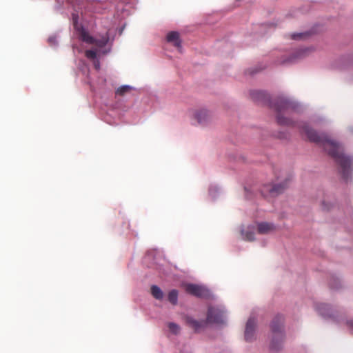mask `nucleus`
Listing matches in <instances>:
<instances>
[{"label":"nucleus","instance_id":"obj_1","mask_svg":"<svg viewBox=\"0 0 353 353\" xmlns=\"http://www.w3.org/2000/svg\"><path fill=\"white\" fill-rule=\"evenodd\" d=\"M301 132L310 141L321 145L323 149L333 157L344 170L350 167L351 159L343 154V148L339 143L325 136L318 134L307 124L303 125Z\"/></svg>","mask_w":353,"mask_h":353},{"label":"nucleus","instance_id":"obj_2","mask_svg":"<svg viewBox=\"0 0 353 353\" xmlns=\"http://www.w3.org/2000/svg\"><path fill=\"white\" fill-rule=\"evenodd\" d=\"M251 98L259 103L268 105L273 110L276 123L280 125L287 124L285 117L287 110V100L284 94L277 95L272 101L270 95L262 90H254L250 93Z\"/></svg>","mask_w":353,"mask_h":353},{"label":"nucleus","instance_id":"obj_3","mask_svg":"<svg viewBox=\"0 0 353 353\" xmlns=\"http://www.w3.org/2000/svg\"><path fill=\"white\" fill-rule=\"evenodd\" d=\"M285 317L283 314L276 315L270 325L272 332V339L270 343V348L277 351L282 347L284 339Z\"/></svg>","mask_w":353,"mask_h":353},{"label":"nucleus","instance_id":"obj_4","mask_svg":"<svg viewBox=\"0 0 353 353\" xmlns=\"http://www.w3.org/2000/svg\"><path fill=\"white\" fill-rule=\"evenodd\" d=\"M79 16L77 14H72V21L74 28L76 29L79 39L88 43L94 45L98 48H103L106 46L108 39L106 37H103L101 39H95L92 37L89 32L81 26L78 23Z\"/></svg>","mask_w":353,"mask_h":353},{"label":"nucleus","instance_id":"obj_5","mask_svg":"<svg viewBox=\"0 0 353 353\" xmlns=\"http://www.w3.org/2000/svg\"><path fill=\"white\" fill-rule=\"evenodd\" d=\"M207 321L221 324L224 323V311L215 307H210L208 310Z\"/></svg>","mask_w":353,"mask_h":353},{"label":"nucleus","instance_id":"obj_6","mask_svg":"<svg viewBox=\"0 0 353 353\" xmlns=\"http://www.w3.org/2000/svg\"><path fill=\"white\" fill-rule=\"evenodd\" d=\"M284 191V188L279 184H268L263 187L261 193L265 196H276Z\"/></svg>","mask_w":353,"mask_h":353},{"label":"nucleus","instance_id":"obj_7","mask_svg":"<svg viewBox=\"0 0 353 353\" xmlns=\"http://www.w3.org/2000/svg\"><path fill=\"white\" fill-rule=\"evenodd\" d=\"M185 291L197 297H206L209 294L207 289L195 284H188L185 286Z\"/></svg>","mask_w":353,"mask_h":353},{"label":"nucleus","instance_id":"obj_8","mask_svg":"<svg viewBox=\"0 0 353 353\" xmlns=\"http://www.w3.org/2000/svg\"><path fill=\"white\" fill-rule=\"evenodd\" d=\"M256 321L254 318H250L246 323L245 330V339L246 341H252L254 338V332Z\"/></svg>","mask_w":353,"mask_h":353},{"label":"nucleus","instance_id":"obj_9","mask_svg":"<svg viewBox=\"0 0 353 353\" xmlns=\"http://www.w3.org/2000/svg\"><path fill=\"white\" fill-rule=\"evenodd\" d=\"M316 310L323 316L327 318H334V314L330 305L326 303H318L316 305Z\"/></svg>","mask_w":353,"mask_h":353},{"label":"nucleus","instance_id":"obj_10","mask_svg":"<svg viewBox=\"0 0 353 353\" xmlns=\"http://www.w3.org/2000/svg\"><path fill=\"white\" fill-rule=\"evenodd\" d=\"M276 230V227L272 223L260 222L257 223V232L261 234H270Z\"/></svg>","mask_w":353,"mask_h":353},{"label":"nucleus","instance_id":"obj_11","mask_svg":"<svg viewBox=\"0 0 353 353\" xmlns=\"http://www.w3.org/2000/svg\"><path fill=\"white\" fill-rule=\"evenodd\" d=\"M185 320L187 325L193 329L195 332H199L206 325V321L203 320L197 321L190 316H186Z\"/></svg>","mask_w":353,"mask_h":353},{"label":"nucleus","instance_id":"obj_12","mask_svg":"<svg viewBox=\"0 0 353 353\" xmlns=\"http://www.w3.org/2000/svg\"><path fill=\"white\" fill-rule=\"evenodd\" d=\"M194 117L199 124H204L209 120L210 115L207 110H199L195 111Z\"/></svg>","mask_w":353,"mask_h":353},{"label":"nucleus","instance_id":"obj_13","mask_svg":"<svg viewBox=\"0 0 353 353\" xmlns=\"http://www.w3.org/2000/svg\"><path fill=\"white\" fill-rule=\"evenodd\" d=\"M167 41L173 43V45L177 48H181V41L179 39V34L177 32H170L167 35Z\"/></svg>","mask_w":353,"mask_h":353},{"label":"nucleus","instance_id":"obj_14","mask_svg":"<svg viewBox=\"0 0 353 353\" xmlns=\"http://www.w3.org/2000/svg\"><path fill=\"white\" fill-rule=\"evenodd\" d=\"M151 294L156 299H158V300H161L163 299V291L160 289L159 287H158L157 285H152L151 286Z\"/></svg>","mask_w":353,"mask_h":353},{"label":"nucleus","instance_id":"obj_15","mask_svg":"<svg viewBox=\"0 0 353 353\" xmlns=\"http://www.w3.org/2000/svg\"><path fill=\"white\" fill-rule=\"evenodd\" d=\"M168 301L173 305H176L178 301V292L176 290H172L168 293Z\"/></svg>","mask_w":353,"mask_h":353},{"label":"nucleus","instance_id":"obj_16","mask_svg":"<svg viewBox=\"0 0 353 353\" xmlns=\"http://www.w3.org/2000/svg\"><path fill=\"white\" fill-rule=\"evenodd\" d=\"M98 50H87L85 51V56L88 59L93 61L97 59Z\"/></svg>","mask_w":353,"mask_h":353},{"label":"nucleus","instance_id":"obj_17","mask_svg":"<svg viewBox=\"0 0 353 353\" xmlns=\"http://www.w3.org/2000/svg\"><path fill=\"white\" fill-rule=\"evenodd\" d=\"M242 235L243 236V239L252 241L254 240V232L253 231L247 230L242 231Z\"/></svg>","mask_w":353,"mask_h":353},{"label":"nucleus","instance_id":"obj_18","mask_svg":"<svg viewBox=\"0 0 353 353\" xmlns=\"http://www.w3.org/2000/svg\"><path fill=\"white\" fill-rule=\"evenodd\" d=\"M130 90H131V87L130 86H129V85H122V86L119 87L117 90L116 94H119V95H121V96H123L125 93L128 92Z\"/></svg>","mask_w":353,"mask_h":353},{"label":"nucleus","instance_id":"obj_19","mask_svg":"<svg viewBox=\"0 0 353 353\" xmlns=\"http://www.w3.org/2000/svg\"><path fill=\"white\" fill-rule=\"evenodd\" d=\"M168 327L170 331L175 334H178L180 331V327L174 323H170Z\"/></svg>","mask_w":353,"mask_h":353},{"label":"nucleus","instance_id":"obj_20","mask_svg":"<svg viewBox=\"0 0 353 353\" xmlns=\"http://www.w3.org/2000/svg\"><path fill=\"white\" fill-rule=\"evenodd\" d=\"M307 34V32L294 33L291 34V38L293 39H305Z\"/></svg>","mask_w":353,"mask_h":353},{"label":"nucleus","instance_id":"obj_21","mask_svg":"<svg viewBox=\"0 0 353 353\" xmlns=\"http://www.w3.org/2000/svg\"><path fill=\"white\" fill-rule=\"evenodd\" d=\"M312 50H313V48H305L301 49L297 57H302L303 56H305L309 52H312Z\"/></svg>","mask_w":353,"mask_h":353},{"label":"nucleus","instance_id":"obj_22","mask_svg":"<svg viewBox=\"0 0 353 353\" xmlns=\"http://www.w3.org/2000/svg\"><path fill=\"white\" fill-rule=\"evenodd\" d=\"M339 281L338 278L333 277L330 279V285L332 288L337 289L339 288Z\"/></svg>","mask_w":353,"mask_h":353},{"label":"nucleus","instance_id":"obj_23","mask_svg":"<svg viewBox=\"0 0 353 353\" xmlns=\"http://www.w3.org/2000/svg\"><path fill=\"white\" fill-rule=\"evenodd\" d=\"M94 66L97 70H99L100 68V63L99 61L96 59L95 60H93Z\"/></svg>","mask_w":353,"mask_h":353},{"label":"nucleus","instance_id":"obj_24","mask_svg":"<svg viewBox=\"0 0 353 353\" xmlns=\"http://www.w3.org/2000/svg\"><path fill=\"white\" fill-rule=\"evenodd\" d=\"M347 325L353 331V321H347Z\"/></svg>","mask_w":353,"mask_h":353},{"label":"nucleus","instance_id":"obj_25","mask_svg":"<svg viewBox=\"0 0 353 353\" xmlns=\"http://www.w3.org/2000/svg\"><path fill=\"white\" fill-rule=\"evenodd\" d=\"M288 110L290 109V108H294V107L293 106V104H292V102L291 101H289L288 100Z\"/></svg>","mask_w":353,"mask_h":353},{"label":"nucleus","instance_id":"obj_26","mask_svg":"<svg viewBox=\"0 0 353 353\" xmlns=\"http://www.w3.org/2000/svg\"><path fill=\"white\" fill-rule=\"evenodd\" d=\"M293 59V58H290V60ZM288 61H290V58H288Z\"/></svg>","mask_w":353,"mask_h":353}]
</instances>
